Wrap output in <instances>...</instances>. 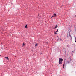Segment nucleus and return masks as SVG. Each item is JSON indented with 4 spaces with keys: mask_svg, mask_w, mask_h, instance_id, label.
Segmentation results:
<instances>
[{
    "mask_svg": "<svg viewBox=\"0 0 76 76\" xmlns=\"http://www.w3.org/2000/svg\"><path fill=\"white\" fill-rule=\"evenodd\" d=\"M38 15L39 16V14H38Z\"/></svg>",
    "mask_w": 76,
    "mask_h": 76,
    "instance_id": "obj_14",
    "label": "nucleus"
},
{
    "mask_svg": "<svg viewBox=\"0 0 76 76\" xmlns=\"http://www.w3.org/2000/svg\"><path fill=\"white\" fill-rule=\"evenodd\" d=\"M63 68H64V64L63 65Z\"/></svg>",
    "mask_w": 76,
    "mask_h": 76,
    "instance_id": "obj_12",
    "label": "nucleus"
},
{
    "mask_svg": "<svg viewBox=\"0 0 76 76\" xmlns=\"http://www.w3.org/2000/svg\"><path fill=\"white\" fill-rule=\"evenodd\" d=\"M37 45H38V44H36L35 45V47H37Z\"/></svg>",
    "mask_w": 76,
    "mask_h": 76,
    "instance_id": "obj_8",
    "label": "nucleus"
},
{
    "mask_svg": "<svg viewBox=\"0 0 76 76\" xmlns=\"http://www.w3.org/2000/svg\"><path fill=\"white\" fill-rule=\"evenodd\" d=\"M56 15V14H53V17H56V16H57Z\"/></svg>",
    "mask_w": 76,
    "mask_h": 76,
    "instance_id": "obj_4",
    "label": "nucleus"
},
{
    "mask_svg": "<svg viewBox=\"0 0 76 76\" xmlns=\"http://www.w3.org/2000/svg\"><path fill=\"white\" fill-rule=\"evenodd\" d=\"M69 36L70 37V36H71V35H70V33H69Z\"/></svg>",
    "mask_w": 76,
    "mask_h": 76,
    "instance_id": "obj_11",
    "label": "nucleus"
},
{
    "mask_svg": "<svg viewBox=\"0 0 76 76\" xmlns=\"http://www.w3.org/2000/svg\"><path fill=\"white\" fill-rule=\"evenodd\" d=\"M63 59L60 58H59V63L60 64H62V62L63 61Z\"/></svg>",
    "mask_w": 76,
    "mask_h": 76,
    "instance_id": "obj_1",
    "label": "nucleus"
},
{
    "mask_svg": "<svg viewBox=\"0 0 76 76\" xmlns=\"http://www.w3.org/2000/svg\"><path fill=\"white\" fill-rule=\"evenodd\" d=\"M0 56H1V55H0Z\"/></svg>",
    "mask_w": 76,
    "mask_h": 76,
    "instance_id": "obj_18",
    "label": "nucleus"
},
{
    "mask_svg": "<svg viewBox=\"0 0 76 76\" xmlns=\"http://www.w3.org/2000/svg\"><path fill=\"white\" fill-rule=\"evenodd\" d=\"M57 31H58V29H57Z\"/></svg>",
    "mask_w": 76,
    "mask_h": 76,
    "instance_id": "obj_19",
    "label": "nucleus"
},
{
    "mask_svg": "<svg viewBox=\"0 0 76 76\" xmlns=\"http://www.w3.org/2000/svg\"><path fill=\"white\" fill-rule=\"evenodd\" d=\"M75 16H76V15H75Z\"/></svg>",
    "mask_w": 76,
    "mask_h": 76,
    "instance_id": "obj_22",
    "label": "nucleus"
},
{
    "mask_svg": "<svg viewBox=\"0 0 76 76\" xmlns=\"http://www.w3.org/2000/svg\"><path fill=\"white\" fill-rule=\"evenodd\" d=\"M23 46H25V44H24V43L23 44Z\"/></svg>",
    "mask_w": 76,
    "mask_h": 76,
    "instance_id": "obj_9",
    "label": "nucleus"
},
{
    "mask_svg": "<svg viewBox=\"0 0 76 76\" xmlns=\"http://www.w3.org/2000/svg\"><path fill=\"white\" fill-rule=\"evenodd\" d=\"M54 33H56V31H54Z\"/></svg>",
    "mask_w": 76,
    "mask_h": 76,
    "instance_id": "obj_13",
    "label": "nucleus"
},
{
    "mask_svg": "<svg viewBox=\"0 0 76 76\" xmlns=\"http://www.w3.org/2000/svg\"><path fill=\"white\" fill-rule=\"evenodd\" d=\"M54 34L55 35H56L57 34V32H55V33H54Z\"/></svg>",
    "mask_w": 76,
    "mask_h": 76,
    "instance_id": "obj_10",
    "label": "nucleus"
},
{
    "mask_svg": "<svg viewBox=\"0 0 76 76\" xmlns=\"http://www.w3.org/2000/svg\"><path fill=\"white\" fill-rule=\"evenodd\" d=\"M72 52H74V51H72Z\"/></svg>",
    "mask_w": 76,
    "mask_h": 76,
    "instance_id": "obj_20",
    "label": "nucleus"
},
{
    "mask_svg": "<svg viewBox=\"0 0 76 76\" xmlns=\"http://www.w3.org/2000/svg\"><path fill=\"white\" fill-rule=\"evenodd\" d=\"M25 28H28V27L27 26V25H26L25 26Z\"/></svg>",
    "mask_w": 76,
    "mask_h": 76,
    "instance_id": "obj_7",
    "label": "nucleus"
},
{
    "mask_svg": "<svg viewBox=\"0 0 76 76\" xmlns=\"http://www.w3.org/2000/svg\"><path fill=\"white\" fill-rule=\"evenodd\" d=\"M58 32V30H57V31H56V32Z\"/></svg>",
    "mask_w": 76,
    "mask_h": 76,
    "instance_id": "obj_15",
    "label": "nucleus"
},
{
    "mask_svg": "<svg viewBox=\"0 0 76 76\" xmlns=\"http://www.w3.org/2000/svg\"><path fill=\"white\" fill-rule=\"evenodd\" d=\"M68 63H70L72 62V59H69L68 60Z\"/></svg>",
    "mask_w": 76,
    "mask_h": 76,
    "instance_id": "obj_2",
    "label": "nucleus"
},
{
    "mask_svg": "<svg viewBox=\"0 0 76 76\" xmlns=\"http://www.w3.org/2000/svg\"><path fill=\"white\" fill-rule=\"evenodd\" d=\"M75 42L76 41V39H75Z\"/></svg>",
    "mask_w": 76,
    "mask_h": 76,
    "instance_id": "obj_16",
    "label": "nucleus"
},
{
    "mask_svg": "<svg viewBox=\"0 0 76 76\" xmlns=\"http://www.w3.org/2000/svg\"><path fill=\"white\" fill-rule=\"evenodd\" d=\"M5 58H7V59L8 60H9V58H8V57H5Z\"/></svg>",
    "mask_w": 76,
    "mask_h": 76,
    "instance_id": "obj_6",
    "label": "nucleus"
},
{
    "mask_svg": "<svg viewBox=\"0 0 76 76\" xmlns=\"http://www.w3.org/2000/svg\"><path fill=\"white\" fill-rule=\"evenodd\" d=\"M75 39H76V38L75 37Z\"/></svg>",
    "mask_w": 76,
    "mask_h": 76,
    "instance_id": "obj_17",
    "label": "nucleus"
},
{
    "mask_svg": "<svg viewBox=\"0 0 76 76\" xmlns=\"http://www.w3.org/2000/svg\"><path fill=\"white\" fill-rule=\"evenodd\" d=\"M57 27H58V26H57V25H56L54 28H57Z\"/></svg>",
    "mask_w": 76,
    "mask_h": 76,
    "instance_id": "obj_5",
    "label": "nucleus"
},
{
    "mask_svg": "<svg viewBox=\"0 0 76 76\" xmlns=\"http://www.w3.org/2000/svg\"><path fill=\"white\" fill-rule=\"evenodd\" d=\"M68 62H68V61H66H66H64V63L65 64H67V63H68Z\"/></svg>",
    "mask_w": 76,
    "mask_h": 76,
    "instance_id": "obj_3",
    "label": "nucleus"
},
{
    "mask_svg": "<svg viewBox=\"0 0 76 76\" xmlns=\"http://www.w3.org/2000/svg\"><path fill=\"white\" fill-rule=\"evenodd\" d=\"M75 16H76V15H75Z\"/></svg>",
    "mask_w": 76,
    "mask_h": 76,
    "instance_id": "obj_21",
    "label": "nucleus"
}]
</instances>
